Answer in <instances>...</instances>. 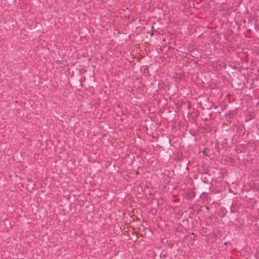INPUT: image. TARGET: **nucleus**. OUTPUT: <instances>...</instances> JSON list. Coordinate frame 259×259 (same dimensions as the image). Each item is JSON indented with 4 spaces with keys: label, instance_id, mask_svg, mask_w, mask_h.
Instances as JSON below:
<instances>
[{
    "label": "nucleus",
    "instance_id": "obj_1",
    "mask_svg": "<svg viewBox=\"0 0 259 259\" xmlns=\"http://www.w3.org/2000/svg\"><path fill=\"white\" fill-rule=\"evenodd\" d=\"M235 115V112L234 110H231L229 111V113L228 114H227L226 115V119L229 121L232 118L234 117V116Z\"/></svg>",
    "mask_w": 259,
    "mask_h": 259
}]
</instances>
